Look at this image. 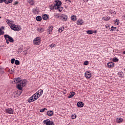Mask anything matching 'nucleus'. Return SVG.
Returning a JSON list of instances; mask_svg holds the SVG:
<instances>
[{
    "label": "nucleus",
    "mask_w": 125,
    "mask_h": 125,
    "mask_svg": "<svg viewBox=\"0 0 125 125\" xmlns=\"http://www.w3.org/2000/svg\"><path fill=\"white\" fill-rule=\"evenodd\" d=\"M0 18H1V17H0Z\"/></svg>",
    "instance_id": "nucleus-55"
},
{
    "label": "nucleus",
    "mask_w": 125,
    "mask_h": 125,
    "mask_svg": "<svg viewBox=\"0 0 125 125\" xmlns=\"http://www.w3.org/2000/svg\"><path fill=\"white\" fill-rule=\"evenodd\" d=\"M37 99H38V97H37V96L34 94L28 99V102H29V103H31L32 102H34V101H36Z\"/></svg>",
    "instance_id": "nucleus-3"
},
{
    "label": "nucleus",
    "mask_w": 125,
    "mask_h": 125,
    "mask_svg": "<svg viewBox=\"0 0 125 125\" xmlns=\"http://www.w3.org/2000/svg\"><path fill=\"white\" fill-rule=\"evenodd\" d=\"M77 106L79 108H83V102H79L77 103Z\"/></svg>",
    "instance_id": "nucleus-15"
},
{
    "label": "nucleus",
    "mask_w": 125,
    "mask_h": 125,
    "mask_svg": "<svg viewBox=\"0 0 125 125\" xmlns=\"http://www.w3.org/2000/svg\"><path fill=\"white\" fill-rule=\"evenodd\" d=\"M47 115H48L49 117H51L53 115V111L51 110H49L47 112Z\"/></svg>",
    "instance_id": "nucleus-23"
},
{
    "label": "nucleus",
    "mask_w": 125,
    "mask_h": 125,
    "mask_svg": "<svg viewBox=\"0 0 125 125\" xmlns=\"http://www.w3.org/2000/svg\"><path fill=\"white\" fill-rule=\"evenodd\" d=\"M114 22L117 23V25H119V24H120V21L119 20L116 19L114 21Z\"/></svg>",
    "instance_id": "nucleus-40"
},
{
    "label": "nucleus",
    "mask_w": 125,
    "mask_h": 125,
    "mask_svg": "<svg viewBox=\"0 0 125 125\" xmlns=\"http://www.w3.org/2000/svg\"><path fill=\"white\" fill-rule=\"evenodd\" d=\"M58 31L59 33H62L63 32L61 28H59Z\"/></svg>",
    "instance_id": "nucleus-47"
},
{
    "label": "nucleus",
    "mask_w": 125,
    "mask_h": 125,
    "mask_svg": "<svg viewBox=\"0 0 125 125\" xmlns=\"http://www.w3.org/2000/svg\"><path fill=\"white\" fill-rule=\"evenodd\" d=\"M50 9H55V6L54 5H51L50 6Z\"/></svg>",
    "instance_id": "nucleus-41"
},
{
    "label": "nucleus",
    "mask_w": 125,
    "mask_h": 125,
    "mask_svg": "<svg viewBox=\"0 0 125 125\" xmlns=\"http://www.w3.org/2000/svg\"><path fill=\"white\" fill-rule=\"evenodd\" d=\"M55 18H60L61 16L58 13H55L54 15Z\"/></svg>",
    "instance_id": "nucleus-29"
},
{
    "label": "nucleus",
    "mask_w": 125,
    "mask_h": 125,
    "mask_svg": "<svg viewBox=\"0 0 125 125\" xmlns=\"http://www.w3.org/2000/svg\"><path fill=\"white\" fill-rule=\"evenodd\" d=\"M123 54H125V51L123 52Z\"/></svg>",
    "instance_id": "nucleus-53"
},
{
    "label": "nucleus",
    "mask_w": 125,
    "mask_h": 125,
    "mask_svg": "<svg viewBox=\"0 0 125 125\" xmlns=\"http://www.w3.org/2000/svg\"><path fill=\"white\" fill-rule=\"evenodd\" d=\"M5 112L7 114H13V109L11 108H8L5 110Z\"/></svg>",
    "instance_id": "nucleus-10"
},
{
    "label": "nucleus",
    "mask_w": 125,
    "mask_h": 125,
    "mask_svg": "<svg viewBox=\"0 0 125 125\" xmlns=\"http://www.w3.org/2000/svg\"><path fill=\"white\" fill-rule=\"evenodd\" d=\"M43 31H44V29L42 27H39L37 28V31L39 33H42Z\"/></svg>",
    "instance_id": "nucleus-19"
},
{
    "label": "nucleus",
    "mask_w": 125,
    "mask_h": 125,
    "mask_svg": "<svg viewBox=\"0 0 125 125\" xmlns=\"http://www.w3.org/2000/svg\"><path fill=\"white\" fill-rule=\"evenodd\" d=\"M63 92L64 93V94H66V93H67V92H66V90H64Z\"/></svg>",
    "instance_id": "nucleus-51"
},
{
    "label": "nucleus",
    "mask_w": 125,
    "mask_h": 125,
    "mask_svg": "<svg viewBox=\"0 0 125 125\" xmlns=\"http://www.w3.org/2000/svg\"><path fill=\"white\" fill-rule=\"evenodd\" d=\"M13 1V0H0V3L4 2L6 4H8V3H11Z\"/></svg>",
    "instance_id": "nucleus-8"
},
{
    "label": "nucleus",
    "mask_w": 125,
    "mask_h": 125,
    "mask_svg": "<svg viewBox=\"0 0 125 125\" xmlns=\"http://www.w3.org/2000/svg\"><path fill=\"white\" fill-rule=\"evenodd\" d=\"M97 31L95 30L93 31V34H97Z\"/></svg>",
    "instance_id": "nucleus-49"
},
{
    "label": "nucleus",
    "mask_w": 125,
    "mask_h": 125,
    "mask_svg": "<svg viewBox=\"0 0 125 125\" xmlns=\"http://www.w3.org/2000/svg\"><path fill=\"white\" fill-rule=\"evenodd\" d=\"M1 29H2V30H4V27L3 26H2V27H1Z\"/></svg>",
    "instance_id": "nucleus-52"
},
{
    "label": "nucleus",
    "mask_w": 125,
    "mask_h": 125,
    "mask_svg": "<svg viewBox=\"0 0 125 125\" xmlns=\"http://www.w3.org/2000/svg\"><path fill=\"white\" fill-rule=\"evenodd\" d=\"M5 40H6V43H7V44H9V40L7 39H6Z\"/></svg>",
    "instance_id": "nucleus-44"
},
{
    "label": "nucleus",
    "mask_w": 125,
    "mask_h": 125,
    "mask_svg": "<svg viewBox=\"0 0 125 125\" xmlns=\"http://www.w3.org/2000/svg\"><path fill=\"white\" fill-rule=\"evenodd\" d=\"M107 66L108 68H113L115 66V64H114V62H109L107 63Z\"/></svg>",
    "instance_id": "nucleus-13"
},
{
    "label": "nucleus",
    "mask_w": 125,
    "mask_h": 125,
    "mask_svg": "<svg viewBox=\"0 0 125 125\" xmlns=\"http://www.w3.org/2000/svg\"><path fill=\"white\" fill-rule=\"evenodd\" d=\"M124 121V119L121 118H117L116 119V122L118 124H120V123H122V122Z\"/></svg>",
    "instance_id": "nucleus-22"
},
{
    "label": "nucleus",
    "mask_w": 125,
    "mask_h": 125,
    "mask_svg": "<svg viewBox=\"0 0 125 125\" xmlns=\"http://www.w3.org/2000/svg\"><path fill=\"white\" fill-rule=\"evenodd\" d=\"M61 18L62 21H67V20L68 19V17H67L66 15L62 14L61 15Z\"/></svg>",
    "instance_id": "nucleus-11"
},
{
    "label": "nucleus",
    "mask_w": 125,
    "mask_h": 125,
    "mask_svg": "<svg viewBox=\"0 0 125 125\" xmlns=\"http://www.w3.org/2000/svg\"><path fill=\"white\" fill-rule=\"evenodd\" d=\"M15 61V59H12L11 60V63L12 64H14Z\"/></svg>",
    "instance_id": "nucleus-42"
},
{
    "label": "nucleus",
    "mask_w": 125,
    "mask_h": 125,
    "mask_svg": "<svg viewBox=\"0 0 125 125\" xmlns=\"http://www.w3.org/2000/svg\"><path fill=\"white\" fill-rule=\"evenodd\" d=\"M14 82L15 83H20V82H21V78H20V77L15 78L14 79Z\"/></svg>",
    "instance_id": "nucleus-14"
},
{
    "label": "nucleus",
    "mask_w": 125,
    "mask_h": 125,
    "mask_svg": "<svg viewBox=\"0 0 125 125\" xmlns=\"http://www.w3.org/2000/svg\"><path fill=\"white\" fill-rule=\"evenodd\" d=\"M110 17H104L102 18V20H104V21H109L110 20Z\"/></svg>",
    "instance_id": "nucleus-25"
},
{
    "label": "nucleus",
    "mask_w": 125,
    "mask_h": 125,
    "mask_svg": "<svg viewBox=\"0 0 125 125\" xmlns=\"http://www.w3.org/2000/svg\"><path fill=\"white\" fill-rule=\"evenodd\" d=\"M48 34H51V32H52V30H53V26H50L48 29Z\"/></svg>",
    "instance_id": "nucleus-18"
},
{
    "label": "nucleus",
    "mask_w": 125,
    "mask_h": 125,
    "mask_svg": "<svg viewBox=\"0 0 125 125\" xmlns=\"http://www.w3.org/2000/svg\"><path fill=\"white\" fill-rule=\"evenodd\" d=\"M71 118H72V120H75V119H76V118H77V115L76 114H72L71 115Z\"/></svg>",
    "instance_id": "nucleus-33"
},
{
    "label": "nucleus",
    "mask_w": 125,
    "mask_h": 125,
    "mask_svg": "<svg viewBox=\"0 0 125 125\" xmlns=\"http://www.w3.org/2000/svg\"><path fill=\"white\" fill-rule=\"evenodd\" d=\"M86 33L88 35H92V34H93V31H92V30H88V31H86Z\"/></svg>",
    "instance_id": "nucleus-32"
},
{
    "label": "nucleus",
    "mask_w": 125,
    "mask_h": 125,
    "mask_svg": "<svg viewBox=\"0 0 125 125\" xmlns=\"http://www.w3.org/2000/svg\"><path fill=\"white\" fill-rule=\"evenodd\" d=\"M110 31H114V32H116V31L117 32H118L119 31V29H118V28L116 27L111 26Z\"/></svg>",
    "instance_id": "nucleus-20"
},
{
    "label": "nucleus",
    "mask_w": 125,
    "mask_h": 125,
    "mask_svg": "<svg viewBox=\"0 0 125 125\" xmlns=\"http://www.w3.org/2000/svg\"><path fill=\"white\" fill-rule=\"evenodd\" d=\"M43 123L46 125H54V122L49 120V119H47L43 121Z\"/></svg>",
    "instance_id": "nucleus-4"
},
{
    "label": "nucleus",
    "mask_w": 125,
    "mask_h": 125,
    "mask_svg": "<svg viewBox=\"0 0 125 125\" xmlns=\"http://www.w3.org/2000/svg\"><path fill=\"white\" fill-rule=\"evenodd\" d=\"M113 62H119V59L116 57L113 58Z\"/></svg>",
    "instance_id": "nucleus-34"
},
{
    "label": "nucleus",
    "mask_w": 125,
    "mask_h": 125,
    "mask_svg": "<svg viewBox=\"0 0 125 125\" xmlns=\"http://www.w3.org/2000/svg\"><path fill=\"white\" fill-rule=\"evenodd\" d=\"M22 86L21 84L20 83L19 84H18L17 88L18 89H19V90H22Z\"/></svg>",
    "instance_id": "nucleus-28"
},
{
    "label": "nucleus",
    "mask_w": 125,
    "mask_h": 125,
    "mask_svg": "<svg viewBox=\"0 0 125 125\" xmlns=\"http://www.w3.org/2000/svg\"><path fill=\"white\" fill-rule=\"evenodd\" d=\"M70 93L71 94L68 96V98H72V97H74V96H75V94H76L75 92H71Z\"/></svg>",
    "instance_id": "nucleus-21"
},
{
    "label": "nucleus",
    "mask_w": 125,
    "mask_h": 125,
    "mask_svg": "<svg viewBox=\"0 0 125 125\" xmlns=\"http://www.w3.org/2000/svg\"><path fill=\"white\" fill-rule=\"evenodd\" d=\"M20 83L21 84L22 87H24L26 85V84H27V81H26L25 80H23L21 81V82Z\"/></svg>",
    "instance_id": "nucleus-16"
},
{
    "label": "nucleus",
    "mask_w": 125,
    "mask_h": 125,
    "mask_svg": "<svg viewBox=\"0 0 125 125\" xmlns=\"http://www.w3.org/2000/svg\"><path fill=\"white\" fill-rule=\"evenodd\" d=\"M61 4H62V2H61L60 0H57L56 1V3L55 4V9H58Z\"/></svg>",
    "instance_id": "nucleus-7"
},
{
    "label": "nucleus",
    "mask_w": 125,
    "mask_h": 125,
    "mask_svg": "<svg viewBox=\"0 0 125 125\" xmlns=\"http://www.w3.org/2000/svg\"><path fill=\"white\" fill-rule=\"evenodd\" d=\"M112 11H113L112 10H109V12H111V14H113L114 13L112 12Z\"/></svg>",
    "instance_id": "nucleus-50"
},
{
    "label": "nucleus",
    "mask_w": 125,
    "mask_h": 125,
    "mask_svg": "<svg viewBox=\"0 0 125 125\" xmlns=\"http://www.w3.org/2000/svg\"><path fill=\"white\" fill-rule=\"evenodd\" d=\"M86 1H87V2L88 1V0H86Z\"/></svg>",
    "instance_id": "nucleus-54"
},
{
    "label": "nucleus",
    "mask_w": 125,
    "mask_h": 125,
    "mask_svg": "<svg viewBox=\"0 0 125 125\" xmlns=\"http://www.w3.org/2000/svg\"><path fill=\"white\" fill-rule=\"evenodd\" d=\"M2 35H4V31L0 28V36H1Z\"/></svg>",
    "instance_id": "nucleus-37"
},
{
    "label": "nucleus",
    "mask_w": 125,
    "mask_h": 125,
    "mask_svg": "<svg viewBox=\"0 0 125 125\" xmlns=\"http://www.w3.org/2000/svg\"><path fill=\"white\" fill-rule=\"evenodd\" d=\"M85 77L86 79H90L91 77V73L88 71H86L85 73Z\"/></svg>",
    "instance_id": "nucleus-12"
},
{
    "label": "nucleus",
    "mask_w": 125,
    "mask_h": 125,
    "mask_svg": "<svg viewBox=\"0 0 125 125\" xmlns=\"http://www.w3.org/2000/svg\"><path fill=\"white\" fill-rule=\"evenodd\" d=\"M32 12L35 14V15H36L37 14H39V12H40V11H37L36 9H34Z\"/></svg>",
    "instance_id": "nucleus-31"
},
{
    "label": "nucleus",
    "mask_w": 125,
    "mask_h": 125,
    "mask_svg": "<svg viewBox=\"0 0 125 125\" xmlns=\"http://www.w3.org/2000/svg\"><path fill=\"white\" fill-rule=\"evenodd\" d=\"M84 65H88V61H86L84 62Z\"/></svg>",
    "instance_id": "nucleus-43"
},
{
    "label": "nucleus",
    "mask_w": 125,
    "mask_h": 125,
    "mask_svg": "<svg viewBox=\"0 0 125 125\" xmlns=\"http://www.w3.org/2000/svg\"><path fill=\"white\" fill-rule=\"evenodd\" d=\"M58 9L59 11L60 12H61V11H62V10H63V7L60 6L59 8H58V9Z\"/></svg>",
    "instance_id": "nucleus-39"
},
{
    "label": "nucleus",
    "mask_w": 125,
    "mask_h": 125,
    "mask_svg": "<svg viewBox=\"0 0 125 125\" xmlns=\"http://www.w3.org/2000/svg\"><path fill=\"white\" fill-rule=\"evenodd\" d=\"M16 4H18V1H16L13 4V5H16Z\"/></svg>",
    "instance_id": "nucleus-46"
},
{
    "label": "nucleus",
    "mask_w": 125,
    "mask_h": 125,
    "mask_svg": "<svg viewBox=\"0 0 125 125\" xmlns=\"http://www.w3.org/2000/svg\"><path fill=\"white\" fill-rule=\"evenodd\" d=\"M83 20H78L77 21V25H83Z\"/></svg>",
    "instance_id": "nucleus-26"
},
{
    "label": "nucleus",
    "mask_w": 125,
    "mask_h": 125,
    "mask_svg": "<svg viewBox=\"0 0 125 125\" xmlns=\"http://www.w3.org/2000/svg\"><path fill=\"white\" fill-rule=\"evenodd\" d=\"M42 18L43 20H47V19H48V15H47L46 14H44V15H42Z\"/></svg>",
    "instance_id": "nucleus-24"
},
{
    "label": "nucleus",
    "mask_w": 125,
    "mask_h": 125,
    "mask_svg": "<svg viewBox=\"0 0 125 125\" xmlns=\"http://www.w3.org/2000/svg\"><path fill=\"white\" fill-rule=\"evenodd\" d=\"M118 76L120 77V78H123V77H124V73H123V72H119L118 73Z\"/></svg>",
    "instance_id": "nucleus-35"
},
{
    "label": "nucleus",
    "mask_w": 125,
    "mask_h": 125,
    "mask_svg": "<svg viewBox=\"0 0 125 125\" xmlns=\"http://www.w3.org/2000/svg\"><path fill=\"white\" fill-rule=\"evenodd\" d=\"M42 42V38L40 37L35 38L33 40V43L35 45H40Z\"/></svg>",
    "instance_id": "nucleus-2"
},
{
    "label": "nucleus",
    "mask_w": 125,
    "mask_h": 125,
    "mask_svg": "<svg viewBox=\"0 0 125 125\" xmlns=\"http://www.w3.org/2000/svg\"><path fill=\"white\" fill-rule=\"evenodd\" d=\"M4 37L5 38V40H6V39H8V40H9V42H14V40L13 39V38L12 37H11L9 35H5L4 36Z\"/></svg>",
    "instance_id": "nucleus-5"
},
{
    "label": "nucleus",
    "mask_w": 125,
    "mask_h": 125,
    "mask_svg": "<svg viewBox=\"0 0 125 125\" xmlns=\"http://www.w3.org/2000/svg\"><path fill=\"white\" fill-rule=\"evenodd\" d=\"M43 93V90L42 89H40L34 94L36 96V97H38V98H39V97H41V96L42 95Z\"/></svg>",
    "instance_id": "nucleus-6"
},
{
    "label": "nucleus",
    "mask_w": 125,
    "mask_h": 125,
    "mask_svg": "<svg viewBox=\"0 0 125 125\" xmlns=\"http://www.w3.org/2000/svg\"><path fill=\"white\" fill-rule=\"evenodd\" d=\"M45 110H47V109L46 108H42V109H40V113H42V112H44V111H45Z\"/></svg>",
    "instance_id": "nucleus-38"
},
{
    "label": "nucleus",
    "mask_w": 125,
    "mask_h": 125,
    "mask_svg": "<svg viewBox=\"0 0 125 125\" xmlns=\"http://www.w3.org/2000/svg\"><path fill=\"white\" fill-rule=\"evenodd\" d=\"M27 2H28L30 5H34L36 1L34 0H27Z\"/></svg>",
    "instance_id": "nucleus-17"
},
{
    "label": "nucleus",
    "mask_w": 125,
    "mask_h": 125,
    "mask_svg": "<svg viewBox=\"0 0 125 125\" xmlns=\"http://www.w3.org/2000/svg\"><path fill=\"white\" fill-rule=\"evenodd\" d=\"M15 64L16 65H20V62L18 61V60H16L15 61Z\"/></svg>",
    "instance_id": "nucleus-36"
},
{
    "label": "nucleus",
    "mask_w": 125,
    "mask_h": 125,
    "mask_svg": "<svg viewBox=\"0 0 125 125\" xmlns=\"http://www.w3.org/2000/svg\"><path fill=\"white\" fill-rule=\"evenodd\" d=\"M55 45V44H51V45H50V47H54V46Z\"/></svg>",
    "instance_id": "nucleus-45"
},
{
    "label": "nucleus",
    "mask_w": 125,
    "mask_h": 125,
    "mask_svg": "<svg viewBox=\"0 0 125 125\" xmlns=\"http://www.w3.org/2000/svg\"><path fill=\"white\" fill-rule=\"evenodd\" d=\"M6 21L7 22V24L9 25L11 29L12 30H13V31H15L16 32H19V31H21V30H22L21 26H20V25H16L14 23H12L10 20H6Z\"/></svg>",
    "instance_id": "nucleus-1"
},
{
    "label": "nucleus",
    "mask_w": 125,
    "mask_h": 125,
    "mask_svg": "<svg viewBox=\"0 0 125 125\" xmlns=\"http://www.w3.org/2000/svg\"><path fill=\"white\" fill-rule=\"evenodd\" d=\"M36 20H37V21H38L39 22L42 21V17L40 16L36 17Z\"/></svg>",
    "instance_id": "nucleus-27"
},
{
    "label": "nucleus",
    "mask_w": 125,
    "mask_h": 125,
    "mask_svg": "<svg viewBox=\"0 0 125 125\" xmlns=\"http://www.w3.org/2000/svg\"><path fill=\"white\" fill-rule=\"evenodd\" d=\"M60 29H61L62 31H64V29H65V28L64 27H62L60 28Z\"/></svg>",
    "instance_id": "nucleus-48"
},
{
    "label": "nucleus",
    "mask_w": 125,
    "mask_h": 125,
    "mask_svg": "<svg viewBox=\"0 0 125 125\" xmlns=\"http://www.w3.org/2000/svg\"><path fill=\"white\" fill-rule=\"evenodd\" d=\"M21 93H22V91L18 90L16 91L14 94V97H18L21 95Z\"/></svg>",
    "instance_id": "nucleus-9"
},
{
    "label": "nucleus",
    "mask_w": 125,
    "mask_h": 125,
    "mask_svg": "<svg viewBox=\"0 0 125 125\" xmlns=\"http://www.w3.org/2000/svg\"><path fill=\"white\" fill-rule=\"evenodd\" d=\"M71 18V20H72V21H76L77 20V17H76V16H75V15L72 16Z\"/></svg>",
    "instance_id": "nucleus-30"
}]
</instances>
